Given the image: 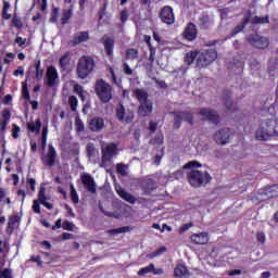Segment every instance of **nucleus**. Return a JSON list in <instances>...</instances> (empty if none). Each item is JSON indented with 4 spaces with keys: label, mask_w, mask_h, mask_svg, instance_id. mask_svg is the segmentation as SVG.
I'll use <instances>...</instances> for the list:
<instances>
[{
    "label": "nucleus",
    "mask_w": 278,
    "mask_h": 278,
    "mask_svg": "<svg viewBox=\"0 0 278 278\" xmlns=\"http://www.w3.org/2000/svg\"><path fill=\"white\" fill-rule=\"evenodd\" d=\"M273 136H278V119L270 118L261 124L260 129L256 130L257 140H268Z\"/></svg>",
    "instance_id": "f257e3e1"
},
{
    "label": "nucleus",
    "mask_w": 278,
    "mask_h": 278,
    "mask_svg": "<svg viewBox=\"0 0 278 278\" xmlns=\"http://www.w3.org/2000/svg\"><path fill=\"white\" fill-rule=\"evenodd\" d=\"M94 66H97V64L94 63V59L92 56H81L78 60L76 67L77 77H79V79L88 78V75L94 71Z\"/></svg>",
    "instance_id": "f03ea898"
},
{
    "label": "nucleus",
    "mask_w": 278,
    "mask_h": 278,
    "mask_svg": "<svg viewBox=\"0 0 278 278\" xmlns=\"http://www.w3.org/2000/svg\"><path fill=\"white\" fill-rule=\"evenodd\" d=\"M188 180L193 188H201V186H206V184L212 181V176L207 172L203 173L201 170L191 169L188 173Z\"/></svg>",
    "instance_id": "7ed1b4c3"
},
{
    "label": "nucleus",
    "mask_w": 278,
    "mask_h": 278,
    "mask_svg": "<svg viewBox=\"0 0 278 278\" xmlns=\"http://www.w3.org/2000/svg\"><path fill=\"white\" fill-rule=\"evenodd\" d=\"M97 97L102 103H110L111 99L114 98L112 93V86L103 79H98L94 85Z\"/></svg>",
    "instance_id": "20e7f679"
},
{
    "label": "nucleus",
    "mask_w": 278,
    "mask_h": 278,
    "mask_svg": "<svg viewBox=\"0 0 278 278\" xmlns=\"http://www.w3.org/2000/svg\"><path fill=\"white\" fill-rule=\"evenodd\" d=\"M218 58L216 50L208 49L201 52L197 58V67L198 68H206L210 66L214 60Z\"/></svg>",
    "instance_id": "39448f33"
},
{
    "label": "nucleus",
    "mask_w": 278,
    "mask_h": 278,
    "mask_svg": "<svg viewBox=\"0 0 278 278\" xmlns=\"http://www.w3.org/2000/svg\"><path fill=\"white\" fill-rule=\"evenodd\" d=\"M114 155H118V146L116 143L112 142L102 148V159L100 166L102 168H108V163L112 162Z\"/></svg>",
    "instance_id": "423d86ee"
},
{
    "label": "nucleus",
    "mask_w": 278,
    "mask_h": 278,
    "mask_svg": "<svg viewBox=\"0 0 278 278\" xmlns=\"http://www.w3.org/2000/svg\"><path fill=\"white\" fill-rule=\"evenodd\" d=\"M245 40L254 47V49H268L270 40L267 37L261 36L258 34H251L245 37Z\"/></svg>",
    "instance_id": "0eeeda50"
},
{
    "label": "nucleus",
    "mask_w": 278,
    "mask_h": 278,
    "mask_svg": "<svg viewBox=\"0 0 278 278\" xmlns=\"http://www.w3.org/2000/svg\"><path fill=\"white\" fill-rule=\"evenodd\" d=\"M115 116L119 123H132L134 121V111L130 109H125L123 103L117 104L115 109Z\"/></svg>",
    "instance_id": "6e6552de"
},
{
    "label": "nucleus",
    "mask_w": 278,
    "mask_h": 278,
    "mask_svg": "<svg viewBox=\"0 0 278 278\" xmlns=\"http://www.w3.org/2000/svg\"><path fill=\"white\" fill-rule=\"evenodd\" d=\"M174 127L176 129H179V127H181V121H186V123H189V125H194V117L191 112H174Z\"/></svg>",
    "instance_id": "1a4fd4ad"
},
{
    "label": "nucleus",
    "mask_w": 278,
    "mask_h": 278,
    "mask_svg": "<svg viewBox=\"0 0 278 278\" xmlns=\"http://www.w3.org/2000/svg\"><path fill=\"white\" fill-rule=\"evenodd\" d=\"M159 18L165 25H175V12L173 11V7L165 5L161 8Z\"/></svg>",
    "instance_id": "9d476101"
},
{
    "label": "nucleus",
    "mask_w": 278,
    "mask_h": 278,
    "mask_svg": "<svg viewBox=\"0 0 278 278\" xmlns=\"http://www.w3.org/2000/svg\"><path fill=\"white\" fill-rule=\"evenodd\" d=\"M231 136H233V134H231L229 128H222L213 135V140L216 144L225 146L229 144Z\"/></svg>",
    "instance_id": "9b49d317"
},
{
    "label": "nucleus",
    "mask_w": 278,
    "mask_h": 278,
    "mask_svg": "<svg viewBox=\"0 0 278 278\" xmlns=\"http://www.w3.org/2000/svg\"><path fill=\"white\" fill-rule=\"evenodd\" d=\"M55 160H58V152L53 144L48 146V152L42 154L41 161L45 166H49V168L55 166Z\"/></svg>",
    "instance_id": "f8f14e48"
},
{
    "label": "nucleus",
    "mask_w": 278,
    "mask_h": 278,
    "mask_svg": "<svg viewBox=\"0 0 278 278\" xmlns=\"http://www.w3.org/2000/svg\"><path fill=\"white\" fill-rule=\"evenodd\" d=\"M199 115L202 116L203 121H210V123H213V125H218L220 123V116L212 109H200Z\"/></svg>",
    "instance_id": "ddd939ff"
},
{
    "label": "nucleus",
    "mask_w": 278,
    "mask_h": 278,
    "mask_svg": "<svg viewBox=\"0 0 278 278\" xmlns=\"http://www.w3.org/2000/svg\"><path fill=\"white\" fill-rule=\"evenodd\" d=\"M80 181L87 192H90V194H97V182H94L92 175L88 173L81 174Z\"/></svg>",
    "instance_id": "4468645a"
},
{
    "label": "nucleus",
    "mask_w": 278,
    "mask_h": 278,
    "mask_svg": "<svg viewBox=\"0 0 278 278\" xmlns=\"http://www.w3.org/2000/svg\"><path fill=\"white\" fill-rule=\"evenodd\" d=\"M278 197V185H273L258 192V200L266 201V199H275Z\"/></svg>",
    "instance_id": "2eb2a0df"
},
{
    "label": "nucleus",
    "mask_w": 278,
    "mask_h": 278,
    "mask_svg": "<svg viewBox=\"0 0 278 278\" xmlns=\"http://www.w3.org/2000/svg\"><path fill=\"white\" fill-rule=\"evenodd\" d=\"M48 88H53L58 84L59 75L54 66H50L46 73Z\"/></svg>",
    "instance_id": "dca6fc26"
},
{
    "label": "nucleus",
    "mask_w": 278,
    "mask_h": 278,
    "mask_svg": "<svg viewBox=\"0 0 278 278\" xmlns=\"http://www.w3.org/2000/svg\"><path fill=\"white\" fill-rule=\"evenodd\" d=\"M90 34L88 31H79L73 36V39L68 42L70 47H77L81 42H88Z\"/></svg>",
    "instance_id": "f3484780"
},
{
    "label": "nucleus",
    "mask_w": 278,
    "mask_h": 278,
    "mask_svg": "<svg viewBox=\"0 0 278 278\" xmlns=\"http://www.w3.org/2000/svg\"><path fill=\"white\" fill-rule=\"evenodd\" d=\"M182 36L186 40H189V42H192V40L197 39V25L194 23H188L186 26Z\"/></svg>",
    "instance_id": "a211bd4d"
},
{
    "label": "nucleus",
    "mask_w": 278,
    "mask_h": 278,
    "mask_svg": "<svg viewBox=\"0 0 278 278\" xmlns=\"http://www.w3.org/2000/svg\"><path fill=\"white\" fill-rule=\"evenodd\" d=\"M190 240L193 244H207L210 242V235L207 232L193 233Z\"/></svg>",
    "instance_id": "6ab92c4d"
},
{
    "label": "nucleus",
    "mask_w": 278,
    "mask_h": 278,
    "mask_svg": "<svg viewBox=\"0 0 278 278\" xmlns=\"http://www.w3.org/2000/svg\"><path fill=\"white\" fill-rule=\"evenodd\" d=\"M103 127H105V121H103V118L101 117H93L89 122V129L91 131H96V132L101 131Z\"/></svg>",
    "instance_id": "aec40b11"
},
{
    "label": "nucleus",
    "mask_w": 278,
    "mask_h": 278,
    "mask_svg": "<svg viewBox=\"0 0 278 278\" xmlns=\"http://www.w3.org/2000/svg\"><path fill=\"white\" fill-rule=\"evenodd\" d=\"M151 112H153V103L149 101L141 102L138 109L139 116H149Z\"/></svg>",
    "instance_id": "412c9836"
},
{
    "label": "nucleus",
    "mask_w": 278,
    "mask_h": 278,
    "mask_svg": "<svg viewBox=\"0 0 278 278\" xmlns=\"http://www.w3.org/2000/svg\"><path fill=\"white\" fill-rule=\"evenodd\" d=\"M223 99H224V103L226 105V110L228 112H236V103H233V100H231V92L224 91Z\"/></svg>",
    "instance_id": "4be33fe9"
},
{
    "label": "nucleus",
    "mask_w": 278,
    "mask_h": 278,
    "mask_svg": "<svg viewBox=\"0 0 278 278\" xmlns=\"http://www.w3.org/2000/svg\"><path fill=\"white\" fill-rule=\"evenodd\" d=\"M174 275L177 278H188L190 277V271H188V267L184 264H178L174 269Z\"/></svg>",
    "instance_id": "5701e85b"
},
{
    "label": "nucleus",
    "mask_w": 278,
    "mask_h": 278,
    "mask_svg": "<svg viewBox=\"0 0 278 278\" xmlns=\"http://www.w3.org/2000/svg\"><path fill=\"white\" fill-rule=\"evenodd\" d=\"M117 194H119L121 199H124V201H127V203H136V197L131 195V193L127 192L123 188H116Z\"/></svg>",
    "instance_id": "b1692460"
},
{
    "label": "nucleus",
    "mask_w": 278,
    "mask_h": 278,
    "mask_svg": "<svg viewBox=\"0 0 278 278\" xmlns=\"http://www.w3.org/2000/svg\"><path fill=\"white\" fill-rule=\"evenodd\" d=\"M46 189L45 187H41L38 193V201L41 203L43 207H47V210H53V204L47 202V198L45 197Z\"/></svg>",
    "instance_id": "393cba45"
},
{
    "label": "nucleus",
    "mask_w": 278,
    "mask_h": 278,
    "mask_svg": "<svg viewBox=\"0 0 278 278\" xmlns=\"http://www.w3.org/2000/svg\"><path fill=\"white\" fill-rule=\"evenodd\" d=\"M71 18H73V4H71L70 9L63 10L61 15V25H68Z\"/></svg>",
    "instance_id": "a878e982"
},
{
    "label": "nucleus",
    "mask_w": 278,
    "mask_h": 278,
    "mask_svg": "<svg viewBox=\"0 0 278 278\" xmlns=\"http://www.w3.org/2000/svg\"><path fill=\"white\" fill-rule=\"evenodd\" d=\"M200 27L201 29H210L212 25H214V20L210 17L208 15H202L199 18Z\"/></svg>",
    "instance_id": "bb28decb"
},
{
    "label": "nucleus",
    "mask_w": 278,
    "mask_h": 278,
    "mask_svg": "<svg viewBox=\"0 0 278 278\" xmlns=\"http://www.w3.org/2000/svg\"><path fill=\"white\" fill-rule=\"evenodd\" d=\"M251 21V17L250 16H247L244 17L241 23L239 25H237L233 29H232V33H231V36H236L238 34H240V31H243L244 30V27H247V25H249Z\"/></svg>",
    "instance_id": "cd10ccee"
},
{
    "label": "nucleus",
    "mask_w": 278,
    "mask_h": 278,
    "mask_svg": "<svg viewBox=\"0 0 278 278\" xmlns=\"http://www.w3.org/2000/svg\"><path fill=\"white\" fill-rule=\"evenodd\" d=\"M116 173L122 177H127L129 175V164L117 163L116 164Z\"/></svg>",
    "instance_id": "c85d7f7f"
},
{
    "label": "nucleus",
    "mask_w": 278,
    "mask_h": 278,
    "mask_svg": "<svg viewBox=\"0 0 278 278\" xmlns=\"http://www.w3.org/2000/svg\"><path fill=\"white\" fill-rule=\"evenodd\" d=\"M134 94L140 103H144V101H149V93L144 89H135Z\"/></svg>",
    "instance_id": "c756f323"
},
{
    "label": "nucleus",
    "mask_w": 278,
    "mask_h": 278,
    "mask_svg": "<svg viewBox=\"0 0 278 278\" xmlns=\"http://www.w3.org/2000/svg\"><path fill=\"white\" fill-rule=\"evenodd\" d=\"M18 220H21V217H18V215H13L10 217L7 228L8 233H12V231H14V226L16 225V223H18Z\"/></svg>",
    "instance_id": "7c9ffc66"
},
{
    "label": "nucleus",
    "mask_w": 278,
    "mask_h": 278,
    "mask_svg": "<svg viewBox=\"0 0 278 278\" xmlns=\"http://www.w3.org/2000/svg\"><path fill=\"white\" fill-rule=\"evenodd\" d=\"M104 49L108 55H112V53H114V39L106 38L104 40Z\"/></svg>",
    "instance_id": "2f4dec72"
},
{
    "label": "nucleus",
    "mask_w": 278,
    "mask_h": 278,
    "mask_svg": "<svg viewBox=\"0 0 278 278\" xmlns=\"http://www.w3.org/2000/svg\"><path fill=\"white\" fill-rule=\"evenodd\" d=\"M146 42L150 49L149 62L153 64L155 62V47L151 46V37H146Z\"/></svg>",
    "instance_id": "473e14b6"
},
{
    "label": "nucleus",
    "mask_w": 278,
    "mask_h": 278,
    "mask_svg": "<svg viewBox=\"0 0 278 278\" xmlns=\"http://www.w3.org/2000/svg\"><path fill=\"white\" fill-rule=\"evenodd\" d=\"M70 197L75 205L79 203V195L77 194V190L73 184L70 185Z\"/></svg>",
    "instance_id": "72a5a7b5"
},
{
    "label": "nucleus",
    "mask_w": 278,
    "mask_h": 278,
    "mask_svg": "<svg viewBox=\"0 0 278 278\" xmlns=\"http://www.w3.org/2000/svg\"><path fill=\"white\" fill-rule=\"evenodd\" d=\"M59 64L63 71L68 68V64H71V58L68 56V53L61 56Z\"/></svg>",
    "instance_id": "f704fd0d"
},
{
    "label": "nucleus",
    "mask_w": 278,
    "mask_h": 278,
    "mask_svg": "<svg viewBox=\"0 0 278 278\" xmlns=\"http://www.w3.org/2000/svg\"><path fill=\"white\" fill-rule=\"evenodd\" d=\"M264 23H270V20L268 15L264 16H254L252 18V24L253 25H264Z\"/></svg>",
    "instance_id": "c9c22d12"
},
{
    "label": "nucleus",
    "mask_w": 278,
    "mask_h": 278,
    "mask_svg": "<svg viewBox=\"0 0 278 278\" xmlns=\"http://www.w3.org/2000/svg\"><path fill=\"white\" fill-rule=\"evenodd\" d=\"M12 27H15V29H23V21L16 13H14L11 22Z\"/></svg>",
    "instance_id": "e433bc0d"
},
{
    "label": "nucleus",
    "mask_w": 278,
    "mask_h": 278,
    "mask_svg": "<svg viewBox=\"0 0 278 278\" xmlns=\"http://www.w3.org/2000/svg\"><path fill=\"white\" fill-rule=\"evenodd\" d=\"M40 127H42V122H40V119H37L35 124H28V129L30 131H35L36 134H40Z\"/></svg>",
    "instance_id": "4c0bfd02"
},
{
    "label": "nucleus",
    "mask_w": 278,
    "mask_h": 278,
    "mask_svg": "<svg viewBox=\"0 0 278 278\" xmlns=\"http://www.w3.org/2000/svg\"><path fill=\"white\" fill-rule=\"evenodd\" d=\"M163 253H166V247H161L160 249H157L156 251L150 253L147 255V257L149 260H154V257H160V255H162Z\"/></svg>",
    "instance_id": "58836bf2"
},
{
    "label": "nucleus",
    "mask_w": 278,
    "mask_h": 278,
    "mask_svg": "<svg viewBox=\"0 0 278 278\" xmlns=\"http://www.w3.org/2000/svg\"><path fill=\"white\" fill-rule=\"evenodd\" d=\"M127 60H138V50L135 48H130L126 50Z\"/></svg>",
    "instance_id": "ea45409f"
},
{
    "label": "nucleus",
    "mask_w": 278,
    "mask_h": 278,
    "mask_svg": "<svg viewBox=\"0 0 278 278\" xmlns=\"http://www.w3.org/2000/svg\"><path fill=\"white\" fill-rule=\"evenodd\" d=\"M197 55L198 53L197 52H189L186 54L185 56V62L188 66H190V64H193L194 63V60H197Z\"/></svg>",
    "instance_id": "a19ab883"
},
{
    "label": "nucleus",
    "mask_w": 278,
    "mask_h": 278,
    "mask_svg": "<svg viewBox=\"0 0 278 278\" xmlns=\"http://www.w3.org/2000/svg\"><path fill=\"white\" fill-rule=\"evenodd\" d=\"M58 18H60V9L59 8H53L51 13H50V23H58Z\"/></svg>",
    "instance_id": "79ce46f5"
},
{
    "label": "nucleus",
    "mask_w": 278,
    "mask_h": 278,
    "mask_svg": "<svg viewBox=\"0 0 278 278\" xmlns=\"http://www.w3.org/2000/svg\"><path fill=\"white\" fill-rule=\"evenodd\" d=\"M22 97L26 101H31V96L29 94V89L27 88V83H22Z\"/></svg>",
    "instance_id": "37998d69"
},
{
    "label": "nucleus",
    "mask_w": 278,
    "mask_h": 278,
    "mask_svg": "<svg viewBox=\"0 0 278 278\" xmlns=\"http://www.w3.org/2000/svg\"><path fill=\"white\" fill-rule=\"evenodd\" d=\"M153 270H154V265L150 264L149 266L139 269L138 275L139 277H144V275H149V273H153Z\"/></svg>",
    "instance_id": "c03bdc74"
},
{
    "label": "nucleus",
    "mask_w": 278,
    "mask_h": 278,
    "mask_svg": "<svg viewBox=\"0 0 278 278\" xmlns=\"http://www.w3.org/2000/svg\"><path fill=\"white\" fill-rule=\"evenodd\" d=\"M127 231H131V227L124 226L117 229H112L109 231V233H112L113 236H117V233H127Z\"/></svg>",
    "instance_id": "a18cd8bd"
},
{
    "label": "nucleus",
    "mask_w": 278,
    "mask_h": 278,
    "mask_svg": "<svg viewBox=\"0 0 278 278\" xmlns=\"http://www.w3.org/2000/svg\"><path fill=\"white\" fill-rule=\"evenodd\" d=\"M42 77H45V70H42L40 67V61H38L36 64V79H38V81H40V79H42Z\"/></svg>",
    "instance_id": "49530a36"
},
{
    "label": "nucleus",
    "mask_w": 278,
    "mask_h": 278,
    "mask_svg": "<svg viewBox=\"0 0 278 278\" xmlns=\"http://www.w3.org/2000/svg\"><path fill=\"white\" fill-rule=\"evenodd\" d=\"M87 155L88 157H94V155H97V149L94 148V143L87 144Z\"/></svg>",
    "instance_id": "de8ad7c7"
},
{
    "label": "nucleus",
    "mask_w": 278,
    "mask_h": 278,
    "mask_svg": "<svg viewBox=\"0 0 278 278\" xmlns=\"http://www.w3.org/2000/svg\"><path fill=\"white\" fill-rule=\"evenodd\" d=\"M77 103H78L77 97L71 96L70 99H68V104L71 106L72 112H76Z\"/></svg>",
    "instance_id": "09e8293b"
},
{
    "label": "nucleus",
    "mask_w": 278,
    "mask_h": 278,
    "mask_svg": "<svg viewBox=\"0 0 278 278\" xmlns=\"http://www.w3.org/2000/svg\"><path fill=\"white\" fill-rule=\"evenodd\" d=\"M184 168H201V163L197 162V161H191L189 163H187Z\"/></svg>",
    "instance_id": "8fccbe9b"
},
{
    "label": "nucleus",
    "mask_w": 278,
    "mask_h": 278,
    "mask_svg": "<svg viewBox=\"0 0 278 278\" xmlns=\"http://www.w3.org/2000/svg\"><path fill=\"white\" fill-rule=\"evenodd\" d=\"M75 225L68 220H65L63 224H62V228L65 229L66 231H73Z\"/></svg>",
    "instance_id": "3c124183"
},
{
    "label": "nucleus",
    "mask_w": 278,
    "mask_h": 278,
    "mask_svg": "<svg viewBox=\"0 0 278 278\" xmlns=\"http://www.w3.org/2000/svg\"><path fill=\"white\" fill-rule=\"evenodd\" d=\"M153 80H154V84L159 86V88H162L163 90H166L168 88V85H166V81L160 80L157 78H153Z\"/></svg>",
    "instance_id": "603ef678"
},
{
    "label": "nucleus",
    "mask_w": 278,
    "mask_h": 278,
    "mask_svg": "<svg viewBox=\"0 0 278 278\" xmlns=\"http://www.w3.org/2000/svg\"><path fill=\"white\" fill-rule=\"evenodd\" d=\"M122 68L124 71L125 75H134V70H131V67H129V64L123 63Z\"/></svg>",
    "instance_id": "864d4df0"
},
{
    "label": "nucleus",
    "mask_w": 278,
    "mask_h": 278,
    "mask_svg": "<svg viewBox=\"0 0 278 278\" xmlns=\"http://www.w3.org/2000/svg\"><path fill=\"white\" fill-rule=\"evenodd\" d=\"M74 92H76L78 97H84V87H81V85H74Z\"/></svg>",
    "instance_id": "5fc2aeb1"
},
{
    "label": "nucleus",
    "mask_w": 278,
    "mask_h": 278,
    "mask_svg": "<svg viewBox=\"0 0 278 278\" xmlns=\"http://www.w3.org/2000/svg\"><path fill=\"white\" fill-rule=\"evenodd\" d=\"M21 132V127L13 124L12 136L14 139L18 138V134Z\"/></svg>",
    "instance_id": "6e6d98bb"
},
{
    "label": "nucleus",
    "mask_w": 278,
    "mask_h": 278,
    "mask_svg": "<svg viewBox=\"0 0 278 278\" xmlns=\"http://www.w3.org/2000/svg\"><path fill=\"white\" fill-rule=\"evenodd\" d=\"M256 240L264 244L266 242V235L264 232H257Z\"/></svg>",
    "instance_id": "4d7b16f0"
},
{
    "label": "nucleus",
    "mask_w": 278,
    "mask_h": 278,
    "mask_svg": "<svg viewBox=\"0 0 278 278\" xmlns=\"http://www.w3.org/2000/svg\"><path fill=\"white\" fill-rule=\"evenodd\" d=\"M40 201L35 200L33 203V211L35 212V214H40Z\"/></svg>",
    "instance_id": "13d9d810"
},
{
    "label": "nucleus",
    "mask_w": 278,
    "mask_h": 278,
    "mask_svg": "<svg viewBox=\"0 0 278 278\" xmlns=\"http://www.w3.org/2000/svg\"><path fill=\"white\" fill-rule=\"evenodd\" d=\"M0 278H12V271L8 268L3 269L0 275Z\"/></svg>",
    "instance_id": "bf43d9fd"
},
{
    "label": "nucleus",
    "mask_w": 278,
    "mask_h": 278,
    "mask_svg": "<svg viewBox=\"0 0 278 278\" xmlns=\"http://www.w3.org/2000/svg\"><path fill=\"white\" fill-rule=\"evenodd\" d=\"M129 18V13H127V10H124L121 12V21L122 23H126V21Z\"/></svg>",
    "instance_id": "052dcab7"
},
{
    "label": "nucleus",
    "mask_w": 278,
    "mask_h": 278,
    "mask_svg": "<svg viewBox=\"0 0 278 278\" xmlns=\"http://www.w3.org/2000/svg\"><path fill=\"white\" fill-rule=\"evenodd\" d=\"M13 75L15 77H18V75H25V68H23V66H18L17 70L13 72Z\"/></svg>",
    "instance_id": "680f3d73"
},
{
    "label": "nucleus",
    "mask_w": 278,
    "mask_h": 278,
    "mask_svg": "<svg viewBox=\"0 0 278 278\" xmlns=\"http://www.w3.org/2000/svg\"><path fill=\"white\" fill-rule=\"evenodd\" d=\"M173 73H174V75L177 74V73H182V75H186V73H188V66L182 65L178 70H174Z\"/></svg>",
    "instance_id": "e2e57ef3"
},
{
    "label": "nucleus",
    "mask_w": 278,
    "mask_h": 278,
    "mask_svg": "<svg viewBox=\"0 0 278 278\" xmlns=\"http://www.w3.org/2000/svg\"><path fill=\"white\" fill-rule=\"evenodd\" d=\"M76 131H84V122H81L80 119L76 121Z\"/></svg>",
    "instance_id": "0e129e2a"
},
{
    "label": "nucleus",
    "mask_w": 278,
    "mask_h": 278,
    "mask_svg": "<svg viewBox=\"0 0 278 278\" xmlns=\"http://www.w3.org/2000/svg\"><path fill=\"white\" fill-rule=\"evenodd\" d=\"M10 116H12V114L10 113V110L4 109L2 112L3 121H10Z\"/></svg>",
    "instance_id": "69168bd1"
},
{
    "label": "nucleus",
    "mask_w": 278,
    "mask_h": 278,
    "mask_svg": "<svg viewBox=\"0 0 278 278\" xmlns=\"http://www.w3.org/2000/svg\"><path fill=\"white\" fill-rule=\"evenodd\" d=\"M28 186H29L30 190L34 192V190H36V179L29 178Z\"/></svg>",
    "instance_id": "338daca9"
},
{
    "label": "nucleus",
    "mask_w": 278,
    "mask_h": 278,
    "mask_svg": "<svg viewBox=\"0 0 278 278\" xmlns=\"http://www.w3.org/2000/svg\"><path fill=\"white\" fill-rule=\"evenodd\" d=\"M15 42L18 45V47H23V46H25V42H27V39H23V37H17L16 39H15Z\"/></svg>",
    "instance_id": "774afa93"
}]
</instances>
